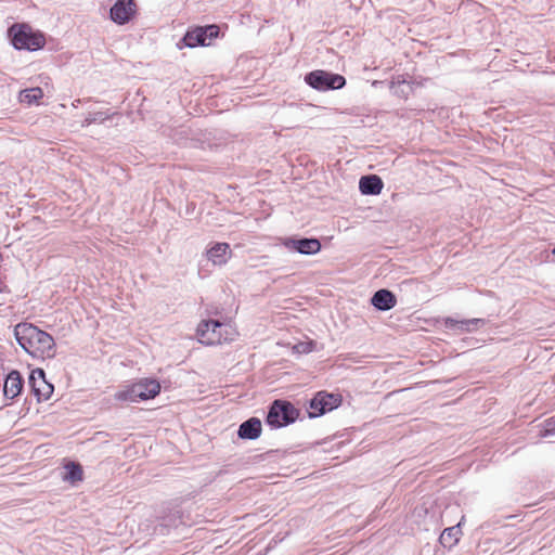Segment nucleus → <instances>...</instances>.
Returning a JSON list of instances; mask_svg holds the SVG:
<instances>
[{
  "mask_svg": "<svg viewBox=\"0 0 555 555\" xmlns=\"http://www.w3.org/2000/svg\"><path fill=\"white\" fill-rule=\"evenodd\" d=\"M196 335L201 344L215 346L233 341L237 333L230 323L202 321L197 326Z\"/></svg>",
  "mask_w": 555,
  "mask_h": 555,
  "instance_id": "f257e3e1",
  "label": "nucleus"
},
{
  "mask_svg": "<svg viewBox=\"0 0 555 555\" xmlns=\"http://www.w3.org/2000/svg\"><path fill=\"white\" fill-rule=\"evenodd\" d=\"M160 391V384L156 379L144 378L126 386L115 392L114 398L122 402H138L156 397Z\"/></svg>",
  "mask_w": 555,
  "mask_h": 555,
  "instance_id": "f03ea898",
  "label": "nucleus"
},
{
  "mask_svg": "<svg viewBox=\"0 0 555 555\" xmlns=\"http://www.w3.org/2000/svg\"><path fill=\"white\" fill-rule=\"evenodd\" d=\"M14 335L21 347H34L35 345L52 347L54 345V339L50 334L31 323H18L14 328Z\"/></svg>",
  "mask_w": 555,
  "mask_h": 555,
  "instance_id": "7ed1b4c3",
  "label": "nucleus"
},
{
  "mask_svg": "<svg viewBox=\"0 0 555 555\" xmlns=\"http://www.w3.org/2000/svg\"><path fill=\"white\" fill-rule=\"evenodd\" d=\"M12 36V43L16 49H27L30 51H35L43 48L46 43L44 36L39 33L33 30L26 24L14 25L9 30Z\"/></svg>",
  "mask_w": 555,
  "mask_h": 555,
  "instance_id": "20e7f679",
  "label": "nucleus"
},
{
  "mask_svg": "<svg viewBox=\"0 0 555 555\" xmlns=\"http://www.w3.org/2000/svg\"><path fill=\"white\" fill-rule=\"evenodd\" d=\"M305 81L313 89L326 91L331 89H341L346 85V79L339 74L328 73L322 69L310 72L306 75Z\"/></svg>",
  "mask_w": 555,
  "mask_h": 555,
  "instance_id": "39448f33",
  "label": "nucleus"
},
{
  "mask_svg": "<svg viewBox=\"0 0 555 555\" xmlns=\"http://www.w3.org/2000/svg\"><path fill=\"white\" fill-rule=\"evenodd\" d=\"M296 415L297 412L291 403L275 401L268 413L267 422L273 427H282L294 422Z\"/></svg>",
  "mask_w": 555,
  "mask_h": 555,
  "instance_id": "423d86ee",
  "label": "nucleus"
},
{
  "mask_svg": "<svg viewBox=\"0 0 555 555\" xmlns=\"http://www.w3.org/2000/svg\"><path fill=\"white\" fill-rule=\"evenodd\" d=\"M219 36V27L217 25H208L205 27H195L185 34L183 41L186 47L195 48L197 46H210L212 40Z\"/></svg>",
  "mask_w": 555,
  "mask_h": 555,
  "instance_id": "0eeeda50",
  "label": "nucleus"
},
{
  "mask_svg": "<svg viewBox=\"0 0 555 555\" xmlns=\"http://www.w3.org/2000/svg\"><path fill=\"white\" fill-rule=\"evenodd\" d=\"M340 402H341V398L339 395L320 391L310 401L309 415H310V417L320 416V415L337 408L340 404Z\"/></svg>",
  "mask_w": 555,
  "mask_h": 555,
  "instance_id": "6e6552de",
  "label": "nucleus"
},
{
  "mask_svg": "<svg viewBox=\"0 0 555 555\" xmlns=\"http://www.w3.org/2000/svg\"><path fill=\"white\" fill-rule=\"evenodd\" d=\"M137 13V4L133 0H118L111 8V18L118 25H124L131 21Z\"/></svg>",
  "mask_w": 555,
  "mask_h": 555,
  "instance_id": "1a4fd4ad",
  "label": "nucleus"
},
{
  "mask_svg": "<svg viewBox=\"0 0 555 555\" xmlns=\"http://www.w3.org/2000/svg\"><path fill=\"white\" fill-rule=\"evenodd\" d=\"M284 245L304 255H314L321 250V243L318 238H288Z\"/></svg>",
  "mask_w": 555,
  "mask_h": 555,
  "instance_id": "9d476101",
  "label": "nucleus"
},
{
  "mask_svg": "<svg viewBox=\"0 0 555 555\" xmlns=\"http://www.w3.org/2000/svg\"><path fill=\"white\" fill-rule=\"evenodd\" d=\"M206 256L214 266H223L232 257V250L228 243H216L207 250Z\"/></svg>",
  "mask_w": 555,
  "mask_h": 555,
  "instance_id": "9b49d317",
  "label": "nucleus"
},
{
  "mask_svg": "<svg viewBox=\"0 0 555 555\" xmlns=\"http://www.w3.org/2000/svg\"><path fill=\"white\" fill-rule=\"evenodd\" d=\"M30 379L34 383V389L36 393L47 400L50 398L53 386L44 382V372L41 369H38L31 373Z\"/></svg>",
  "mask_w": 555,
  "mask_h": 555,
  "instance_id": "f8f14e48",
  "label": "nucleus"
},
{
  "mask_svg": "<svg viewBox=\"0 0 555 555\" xmlns=\"http://www.w3.org/2000/svg\"><path fill=\"white\" fill-rule=\"evenodd\" d=\"M23 382L17 371H12L4 382L3 392L9 399L17 397L22 390Z\"/></svg>",
  "mask_w": 555,
  "mask_h": 555,
  "instance_id": "ddd939ff",
  "label": "nucleus"
},
{
  "mask_svg": "<svg viewBox=\"0 0 555 555\" xmlns=\"http://www.w3.org/2000/svg\"><path fill=\"white\" fill-rule=\"evenodd\" d=\"M371 301L372 305L379 310H389L393 308L397 302L395 295L387 289L377 291Z\"/></svg>",
  "mask_w": 555,
  "mask_h": 555,
  "instance_id": "4468645a",
  "label": "nucleus"
},
{
  "mask_svg": "<svg viewBox=\"0 0 555 555\" xmlns=\"http://www.w3.org/2000/svg\"><path fill=\"white\" fill-rule=\"evenodd\" d=\"M360 191L363 194L377 195L382 192L383 181L378 176H364L359 182Z\"/></svg>",
  "mask_w": 555,
  "mask_h": 555,
  "instance_id": "2eb2a0df",
  "label": "nucleus"
},
{
  "mask_svg": "<svg viewBox=\"0 0 555 555\" xmlns=\"http://www.w3.org/2000/svg\"><path fill=\"white\" fill-rule=\"evenodd\" d=\"M261 434V422L251 417L244 422L238 428V436L243 439H256Z\"/></svg>",
  "mask_w": 555,
  "mask_h": 555,
  "instance_id": "dca6fc26",
  "label": "nucleus"
},
{
  "mask_svg": "<svg viewBox=\"0 0 555 555\" xmlns=\"http://www.w3.org/2000/svg\"><path fill=\"white\" fill-rule=\"evenodd\" d=\"M43 98V91L39 87L28 88L20 92V102L28 105L38 104Z\"/></svg>",
  "mask_w": 555,
  "mask_h": 555,
  "instance_id": "f3484780",
  "label": "nucleus"
},
{
  "mask_svg": "<svg viewBox=\"0 0 555 555\" xmlns=\"http://www.w3.org/2000/svg\"><path fill=\"white\" fill-rule=\"evenodd\" d=\"M83 478V470L80 464L70 462L65 465V474L63 479L65 481H69L75 483L77 481H81Z\"/></svg>",
  "mask_w": 555,
  "mask_h": 555,
  "instance_id": "a211bd4d",
  "label": "nucleus"
},
{
  "mask_svg": "<svg viewBox=\"0 0 555 555\" xmlns=\"http://www.w3.org/2000/svg\"><path fill=\"white\" fill-rule=\"evenodd\" d=\"M460 526H461V522H459L457 526L446 528L442 531V533L440 535V543L443 546L451 547L452 545H454L459 541L460 535H461Z\"/></svg>",
  "mask_w": 555,
  "mask_h": 555,
  "instance_id": "6ab92c4d",
  "label": "nucleus"
},
{
  "mask_svg": "<svg viewBox=\"0 0 555 555\" xmlns=\"http://www.w3.org/2000/svg\"><path fill=\"white\" fill-rule=\"evenodd\" d=\"M451 323L452 326H456L461 330H469L470 325H476L480 320L478 319H472V320H462V321H453L449 320L448 323Z\"/></svg>",
  "mask_w": 555,
  "mask_h": 555,
  "instance_id": "aec40b11",
  "label": "nucleus"
},
{
  "mask_svg": "<svg viewBox=\"0 0 555 555\" xmlns=\"http://www.w3.org/2000/svg\"><path fill=\"white\" fill-rule=\"evenodd\" d=\"M543 436L555 434V417L547 418L543 425Z\"/></svg>",
  "mask_w": 555,
  "mask_h": 555,
  "instance_id": "412c9836",
  "label": "nucleus"
}]
</instances>
